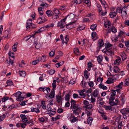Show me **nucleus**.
<instances>
[{"label": "nucleus", "instance_id": "f257e3e1", "mask_svg": "<svg viewBox=\"0 0 129 129\" xmlns=\"http://www.w3.org/2000/svg\"><path fill=\"white\" fill-rule=\"evenodd\" d=\"M118 102L117 99H115L114 97H110L109 100V104L112 106L116 105Z\"/></svg>", "mask_w": 129, "mask_h": 129}, {"label": "nucleus", "instance_id": "f03ea898", "mask_svg": "<svg viewBox=\"0 0 129 129\" xmlns=\"http://www.w3.org/2000/svg\"><path fill=\"white\" fill-rule=\"evenodd\" d=\"M54 26V24L53 23H51L48 24L45 27H42L39 29L38 31L36 32V33H40L41 32L43 31L45 28H49L51 27H53Z\"/></svg>", "mask_w": 129, "mask_h": 129}, {"label": "nucleus", "instance_id": "7ed1b4c3", "mask_svg": "<svg viewBox=\"0 0 129 129\" xmlns=\"http://www.w3.org/2000/svg\"><path fill=\"white\" fill-rule=\"evenodd\" d=\"M71 108L72 109L75 115H78L79 112L81 110V108L78 106L76 105L72 107H71Z\"/></svg>", "mask_w": 129, "mask_h": 129}, {"label": "nucleus", "instance_id": "20e7f679", "mask_svg": "<svg viewBox=\"0 0 129 129\" xmlns=\"http://www.w3.org/2000/svg\"><path fill=\"white\" fill-rule=\"evenodd\" d=\"M66 19V18H65L61 20L57 24V26L62 28H64L66 26V23L65 22Z\"/></svg>", "mask_w": 129, "mask_h": 129}, {"label": "nucleus", "instance_id": "39448f33", "mask_svg": "<svg viewBox=\"0 0 129 129\" xmlns=\"http://www.w3.org/2000/svg\"><path fill=\"white\" fill-rule=\"evenodd\" d=\"M22 93L20 91H18L16 93V100L18 101H20L23 100L24 99V97L21 94Z\"/></svg>", "mask_w": 129, "mask_h": 129}, {"label": "nucleus", "instance_id": "423d86ee", "mask_svg": "<svg viewBox=\"0 0 129 129\" xmlns=\"http://www.w3.org/2000/svg\"><path fill=\"white\" fill-rule=\"evenodd\" d=\"M126 9L127 7L126 6H124L122 9L121 15L123 18H126L127 17Z\"/></svg>", "mask_w": 129, "mask_h": 129}, {"label": "nucleus", "instance_id": "0eeeda50", "mask_svg": "<svg viewBox=\"0 0 129 129\" xmlns=\"http://www.w3.org/2000/svg\"><path fill=\"white\" fill-rule=\"evenodd\" d=\"M47 21V19H46L43 15H40L39 18L37 22L38 24H41L44 23Z\"/></svg>", "mask_w": 129, "mask_h": 129}, {"label": "nucleus", "instance_id": "6e6552de", "mask_svg": "<svg viewBox=\"0 0 129 129\" xmlns=\"http://www.w3.org/2000/svg\"><path fill=\"white\" fill-rule=\"evenodd\" d=\"M118 75H114L111 78H108L107 81H106L107 83L109 84L113 83V80L115 78V79H117L116 77Z\"/></svg>", "mask_w": 129, "mask_h": 129}, {"label": "nucleus", "instance_id": "1a4fd4ad", "mask_svg": "<svg viewBox=\"0 0 129 129\" xmlns=\"http://www.w3.org/2000/svg\"><path fill=\"white\" fill-rule=\"evenodd\" d=\"M56 101L58 103H60L61 102L62 99L61 97V94L60 92H59L58 94L56 96Z\"/></svg>", "mask_w": 129, "mask_h": 129}, {"label": "nucleus", "instance_id": "9d476101", "mask_svg": "<svg viewBox=\"0 0 129 129\" xmlns=\"http://www.w3.org/2000/svg\"><path fill=\"white\" fill-rule=\"evenodd\" d=\"M100 73H95V78H97V81L98 82H100V83L102 82L103 80L102 78H101L99 76V74H100Z\"/></svg>", "mask_w": 129, "mask_h": 129}, {"label": "nucleus", "instance_id": "9b49d317", "mask_svg": "<svg viewBox=\"0 0 129 129\" xmlns=\"http://www.w3.org/2000/svg\"><path fill=\"white\" fill-rule=\"evenodd\" d=\"M78 15H75L74 14H70L67 16L66 17L68 20H71L74 19L75 17L78 16Z\"/></svg>", "mask_w": 129, "mask_h": 129}, {"label": "nucleus", "instance_id": "f8f14e48", "mask_svg": "<svg viewBox=\"0 0 129 129\" xmlns=\"http://www.w3.org/2000/svg\"><path fill=\"white\" fill-rule=\"evenodd\" d=\"M20 117L21 118L22 122L25 123H28V121L26 116L23 114H21L20 115Z\"/></svg>", "mask_w": 129, "mask_h": 129}, {"label": "nucleus", "instance_id": "ddd939ff", "mask_svg": "<svg viewBox=\"0 0 129 129\" xmlns=\"http://www.w3.org/2000/svg\"><path fill=\"white\" fill-rule=\"evenodd\" d=\"M123 84V82H121L117 86H115V88L116 89V91H119L121 88H122Z\"/></svg>", "mask_w": 129, "mask_h": 129}, {"label": "nucleus", "instance_id": "4468645a", "mask_svg": "<svg viewBox=\"0 0 129 129\" xmlns=\"http://www.w3.org/2000/svg\"><path fill=\"white\" fill-rule=\"evenodd\" d=\"M86 90L84 89L82 90H78L77 91L79 93V95L83 98H84L85 97L86 95L84 93V92Z\"/></svg>", "mask_w": 129, "mask_h": 129}, {"label": "nucleus", "instance_id": "2eb2a0df", "mask_svg": "<svg viewBox=\"0 0 129 129\" xmlns=\"http://www.w3.org/2000/svg\"><path fill=\"white\" fill-rule=\"evenodd\" d=\"M74 22H71L68 24H66V28L70 29L74 27V26L73 24H74Z\"/></svg>", "mask_w": 129, "mask_h": 129}, {"label": "nucleus", "instance_id": "dca6fc26", "mask_svg": "<svg viewBox=\"0 0 129 129\" xmlns=\"http://www.w3.org/2000/svg\"><path fill=\"white\" fill-rule=\"evenodd\" d=\"M121 112L123 115L127 114L129 112V109L125 108L122 109L120 111Z\"/></svg>", "mask_w": 129, "mask_h": 129}, {"label": "nucleus", "instance_id": "f3484780", "mask_svg": "<svg viewBox=\"0 0 129 129\" xmlns=\"http://www.w3.org/2000/svg\"><path fill=\"white\" fill-rule=\"evenodd\" d=\"M32 24V20L31 19H29L27 21L26 23V28L27 29L29 28Z\"/></svg>", "mask_w": 129, "mask_h": 129}, {"label": "nucleus", "instance_id": "a211bd4d", "mask_svg": "<svg viewBox=\"0 0 129 129\" xmlns=\"http://www.w3.org/2000/svg\"><path fill=\"white\" fill-rule=\"evenodd\" d=\"M103 107L106 110H107L112 111L114 110L115 109L114 107L111 106L104 105V106Z\"/></svg>", "mask_w": 129, "mask_h": 129}, {"label": "nucleus", "instance_id": "6ab92c4d", "mask_svg": "<svg viewBox=\"0 0 129 129\" xmlns=\"http://www.w3.org/2000/svg\"><path fill=\"white\" fill-rule=\"evenodd\" d=\"M39 61L41 62H44L46 60V56L45 55L42 56L41 57H39L38 58Z\"/></svg>", "mask_w": 129, "mask_h": 129}, {"label": "nucleus", "instance_id": "aec40b11", "mask_svg": "<svg viewBox=\"0 0 129 129\" xmlns=\"http://www.w3.org/2000/svg\"><path fill=\"white\" fill-rule=\"evenodd\" d=\"M31 110L32 112H35L37 114L40 112V110L38 108L32 107L31 108Z\"/></svg>", "mask_w": 129, "mask_h": 129}, {"label": "nucleus", "instance_id": "412c9836", "mask_svg": "<svg viewBox=\"0 0 129 129\" xmlns=\"http://www.w3.org/2000/svg\"><path fill=\"white\" fill-rule=\"evenodd\" d=\"M47 111L50 115H54L56 113L55 111H52L51 109H50V110H49V109H47Z\"/></svg>", "mask_w": 129, "mask_h": 129}, {"label": "nucleus", "instance_id": "4be33fe9", "mask_svg": "<svg viewBox=\"0 0 129 129\" xmlns=\"http://www.w3.org/2000/svg\"><path fill=\"white\" fill-rule=\"evenodd\" d=\"M74 52L75 54L77 55H80V53L79 51L78 48L77 47H75L74 49Z\"/></svg>", "mask_w": 129, "mask_h": 129}, {"label": "nucleus", "instance_id": "5701e85b", "mask_svg": "<svg viewBox=\"0 0 129 129\" xmlns=\"http://www.w3.org/2000/svg\"><path fill=\"white\" fill-rule=\"evenodd\" d=\"M101 4L103 5V7L105 8V10H106V8L108 7V5L106 3L104 0H100Z\"/></svg>", "mask_w": 129, "mask_h": 129}, {"label": "nucleus", "instance_id": "b1692460", "mask_svg": "<svg viewBox=\"0 0 129 129\" xmlns=\"http://www.w3.org/2000/svg\"><path fill=\"white\" fill-rule=\"evenodd\" d=\"M117 14V13L115 11L112 12L110 13L109 16L110 17L113 18L116 16Z\"/></svg>", "mask_w": 129, "mask_h": 129}, {"label": "nucleus", "instance_id": "393cba45", "mask_svg": "<svg viewBox=\"0 0 129 129\" xmlns=\"http://www.w3.org/2000/svg\"><path fill=\"white\" fill-rule=\"evenodd\" d=\"M99 92L98 90L95 89L93 92L92 95L94 97H98L99 95Z\"/></svg>", "mask_w": 129, "mask_h": 129}, {"label": "nucleus", "instance_id": "a878e982", "mask_svg": "<svg viewBox=\"0 0 129 129\" xmlns=\"http://www.w3.org/2000/svg\"><path fill=\"white\" fill-rule=\"evenodd\" d=\"M111 23L109 21H106L104 23V25L105 27L107 28H109L110 26Z\"/></svg>", "mask_w": 129, "mask_h": 129}, {"label": "nucleus", "instance_id": "bb28decb", "mask_svg": "<svg viewBox=\"0 0 129 129\" xmlns=\"http://www.w3.org/2000/svg\"><path fill=\"white\" fill-rule=\"evenodd\" d=\"M50 95V98H54L55 94V92L54 89H53V90H52L50 93L49 94Z\"/></svg>", "mask_w": 129, "mask_h": 129}, {"label": "nucleus", "instance_id": "cd10ccee", "mask_svg": "<svg viewBox=\"0 0 129 129\" xmlns=\"http://www.w3.org/2000/svg\"><path fill=\"white\" fill-rule=\"evenodd\" d=\"M120 55L122 57V60H123L125 59L127 57L125 53L124 52H122L120 53Z\"/></svg>", "mask_w": 129, "mask_h": 129}, {"label": "nucleus", "instance_id": "c85d7f7f", "mask_svg": "<svg viewBox=\"0 0 129 129\" xmlns=\"http://www.w3.org/2000/svg\"><path fill=\"white\" fill-rule=\"evenodd\" d=\"M121 60V58L120 57H118L116 59L114 63L115 65H118L120 64V63Z\"/></svg>", "mask_w": 129, "mask_h": 129}, {"label": "nucleus", "instance_id": "c756f323", "mask_svg": "<svg viewBox=\"0 0 129 129\" xmlns=\"http://www.w3.org/2000/svg\"><path fill=\"white\" fill-rule=\"evenodd\" d=\"M124 86H125L129 85V78L126 79L124 81Z\"/></svg>", "mask_w": 129, "mask_h": 129}, {"label": "nucleus", "instance_id": "7c9ffc66", "mask_svg": "<svg viewBox=\"0 0 129 129\" xmlns=\"http://www.w3.org/2000/svg\"><path fill=\"white\" fill-rule=\"evenodd\" d=\"M78 121V118L77 117H75L74 116L72 117V118L70 120L71 122L74 123Z\"/></svg>", "mask_w": 129, "mask_h": 129}, {"label": "nucleus", "instance_id": "2f4dec72", "mask_svg": "<svg viewBox=\"0 0 129 129\" xmlns=\"http://www.w3.org/2000/svg\"><path fill=\"white\" fill-rule=\"evenodd\" d=\"M99 86L100 88L102 89L103 90H106L107 89V87L106 86L101 83H100L99 84Z\"/></svg>", "mask_w": 129, "mask_h": 129}, {"label": "nucleus", "instance_id": "473e14b6", "mask_svg": "<svg viewBox=\"0 0 129 129\" xmlns=\"http://www.w3.org/2000/svg\"><path fill=\"white\" fill-rule=\"evenodd\" d=\"M83 108L87 109H90L92 108V105L91 104H88L87 106H84L83 107Z\"/></svg>", "mask_w": 129, "mask_h": 129}, {"label": "nucleus", "instance_id": "72a5a7b5", "mask_svg": "<svg viewBox=\"0 0 129 129\" xmlns=\"http://www.w3.org/2000/svg\"><path fill=\"white\" fill-rule=\"evenodd\" d=\"M80 0H74L72 2V4H79L81 3Z\"/></svg>", "mask_w": 129, "mask_h": 129}, {"label": "nucleus", "instance_id": "f704fd0d", "mask_svg": "<svg viewBox=\"0 0 129 129\" xmlns=\"http://www.w3.org/2000/svg\"><path fill=\"white\" fill-rule=\"evenodd\" d=\"M83 2L86 4L87 6L89 7L91 5V3L90 1L89 0H83Z\"/></svg>", "mask_w": 129, "mask_h": 129}, {"label": "nucleus", "instance_id": "c9c22d12", "mask_svg": "<svg viewBox=\"0 0 129 129\" xmlns=\"http://www.w3.org/2000/svg\"><path fill=\"white\" fill-rule=\"evenodd\" d=\"M118 36H114L111 38V39L112 41L116 42L118 40Z\"/></svg>", "mask_w": 129, "mask_h": 129}, {"label": "nucleus", "instance_id": "e433bc0d", "mask_svg": "<svg viewBox=\"0 0 129 129\" xmlns=\"http://www.w3.org/2000/svg\"><path fill=\"white\" fill-rule=\"evenodd\" d=\"M93 119L91 117H89L87 119V123L89 125H91L92 123Z\"/></svg>", "mask_w": 129, "mask_h": 129}, {"label": "nucleus", "instance_id": "4c0bfd02", "mask_svg": "<svg viewBox=\"0 0 129 129\" xmlns=\"http://www.w3.org/2000/svg\"><path fill=\"white\" fill-rule=\"evenodd\" d=\"M99 46L101 47L104 45V43L102 40H99L98 41Z\"/></svg>", "mask_w": 129, "mask_h": 129}, {"label": "nucleus", "instance_id": "58836bf2", "mask_svg": "<svg viewBox=\"0 0 129 129\" xmlns=\"http://www.w3.org/2000/svg\"><path fill=\"white\" fill-rule=\"evenodd\" d=\"M6 83L8 85L7 86H11L13 85V83L12 81L11 80H7V81Z\"/></svg>", "mask_w": 129, "mask_h": 129}, {"label": "nucleus", "instance_id": "ea45409f", "mask_svg": "<svg viewBox=\"0 0 129 129\" xmlns=\"http://www.w3.org/2000/svg\"><path fill=\"white\" fill-rule=\"evenodd\" d=\"M103 58L102 56L101 55H100L98 57L97 59L99 63H100L102 61Z\"/></svg>", "mask_w": 129, "mask_h": 129}, {"label": "nucleus", "instance_id": "a19ab883", "mask_svg": "<svg viewBox=\"0 0 129 129\" xmlns=\"http://www.w3.org/2000/svg\"><path fill=\"white\" fill-rule=\"evenodd\" d=\"M5 33V34L4 35L5 37L7 39L9 38L10 36V34L9 32L8 31H6Z\"/></svg>", "mask_w": 129, "mask_h": 129}, {"label": "nucleus", "instance_id": "79ce46f5", "mask_svg": "<svg viewBox=\"0 0 129 129\" xmlns=\"http://www.w3.org/2000/svg\"><path fill=\"white\" fill-rule=\"evenodd\" d=\"M71 107L77 105L76 104L75 101L74 100L71 99Z\"/></svg>", "mask_w": 129, "mask_h": 129}, {"label": "nucleus", "instance_id": "37998d69", "mask_svg": "<svg viewBox=\"0 0 129 129\" xmlns=\"http://www.w3.org/2000/svg\"><path fill=\"white\" fill-rule=\"evenodd\" d=\"M46 13L48 16H51L52 14V12L51 11L48 10H47L46 12Z\"/></svg>", "mask_w": 129, "mask_h": 129}, {"label": "nucleus", "instance_id": "c03bdc74", "mask_svg": "<svg viewBox=\"0 0 129 129\" xmlns=\"http://www.w3.org/2000/svg\"><path fill=\"white\" fill-rule=\"evenodd\" d=\"M114 54V52L111 50H108L107 54L108 55H112Z\"/></svg>", "mask_w": 129, "mask_h": 129}, {"label": "nucleus", "instance_id": "a18cd8bd", "mask_svg": "<svg viewBox=\"0 0 129 129\" xmlns=\"http://www.w3.org/2000/svg\"><path fill=\"white\" fill-rule=\"evenodd\" d=\"M34 36H28L27 37H26L24 39L25 41H27L28 40H32L34 38Z\"/></svg>", "mask_w": 129, "mask_h": 129}, {"label": "nucleus", "instance_id": "49530a36", "mask_svg": "<svg viewBox=\"0 0 129 129\" xmlns=\"http://www.w3.org/2000/svg\"><path fill=\"white\" fill-rule=\"evenodd\" d=\"M92 38V39H96V34L95 32H93L91 33Z\"/></svg>", "mask_w": 129, "mask_h": 129}, {"label": "nucleus", "instance_id": "de8ad7c7", "mask_svg": "<svg viewBox=\"0 0 129 129\" xmlns=\"http://www.w3.org/2000/svg\"><path fill=\"white\" fill-rule=\"evenodd\" d=\"M8 54L9 55V58H10V57H12L13 58H14V54L13 52L10 51L8 53Z\"/></svg>", "mask_w": 129, "mask_h": 129}, {"label": "nucleus", "instance_id": "09e8293b", "mask_svg": "<svg viewBox=\"0 0 129 129\" xmlns=\"http://www.w3.org/2000/svg\"><path fill=\"white\" fill-rule=\"evenodd\" d=\"M49 102V104L51 105H53L54 103V101L53 99H48L47 101Z\"/></svg>", "mask_w": 129, "mask_h": 129}, {"label": "nucleus", "instance_id": "8fccbe9b", "mask_svg": "<svg viewBox=\"0 0 129 129\" xmlns=\"http://www.w3.org/2000/svg\"><path fill=\"white\" fill-rule=\"evenodd\" d=\"M64 63V61L62 62L57 63L56 64V66L57 68H59L60 66H61Z\"/></svg>", "mask_w": 129, "mask_h": 129}, {"label": "nucleus", "instance_id": "3c124183", "mask_svg": "<svg viewBox=\"0 0 129 129\" xmlns=\"http://www.w3.org/2000/svg\"><path fill=\"white\" fill-rule=\"evenodd\" d=\"M85 27V25H80L78 28V30H81L83 29Z\"/></svg>", "mask_w": 129, "mask_h": 129}, {"label": "nucleus", "instance_id": "603ef678", "mask_svg": "<svg viewBox=\"0 0 129 129\" xmlns=\"http://www.w3.org/2000/svg\"><path fill=\"white\" fill-rule=\"evenodd\" d=\"M96 6L98 8V9L99 13H100L102 11V8L101 5L99 4H97Z\"/></svg>", "mask_w": 129, "mask_h": 129}, {"label": "nucleus", "instance_id": "864d4df0", "mask_svg": "<svg viewBox=\"0 0 129 129\" xmlns=\"http://www.w3.org/2000/svg\"><path fill=\"white\" fill-rule=\"evenodd\" d=\"M96 26L97 25L96 24L92 25L90 26V28L92 30H94L96 29Z\"/></svg>", "mask_w": 129, "mask_h": 129}, {"label": "nucleus", "instance_id": "5fc2aeb1", "mask_svg": "<svg viewBox=\"0 0 129 129\" xmlns=\"http://www.w3.org/2000/svg\"><path fill=\"white\" fill-rule=\"evenodd\" d=\"M119 68L117 66H115L114 68V71L116 73L118 72L119 71Z\"/></svg>", "mask_w": 129, "mask_h": 129}, {"label": "nucleus", "instance_id": "6e6d98bb", "mask_svg": "<svg viewBox=\"0 0 129 129\" xmlns=\"http://www.w3.org/2000/svg\"><path fill=\"white\" fill-rule=\"evenodd\" d=\"M19 74L20 76L24 77L25 76V73L24 71H21L19 72Z\"/></svg>", "mask_w": 129, "mask_h": 129}, {"label": "nucleus", "instance_id": "4d7b16f0", "mask_svg": "<svg viewBox=\"0 0 129 129\" xmlns=\"http://www.w3.org/2000/svg\"><path fill=\"white\" fill-rule=\"evenodd\" d=\"M55 54V51H52L49 53V56L50 57H52Z\"/></svg>", "mask_w": 129, "mask_h": 129}, {"label": "nucleus", "instance_id": "13d9d810", "mask_svg": "<svg viewBox=\"0 0 129 129\" xmlns=\"http://www.w3.org/2000/svg\"><path fill=\"white\" fill-rule=\"evenodd\" d=\"M86 83L85 81H82L80 83V85L83 88H85L86 87Z\"/></svg>", "mask_w": 129, "mask_h": 129}, {"label": "nucleus", "instance_id": "bf43d9fd", "mask_svg": "<svg viewBox=\"0 0 129 129\" xmlns=\"http://www.w3.org/2000/svg\"><path fill=\"white\" fill-rule=\"evenodd\" d=\"M39 62V59L38 58L36 60L33 61L32 64L33 65H35L38 63Z\"/></svg>", "mask_w": 129, "mask_h": 129}, {"label": "nucleus", "instance_id": "052dcab7", "mask_svg": "<svg viewBox=\"0 0 129 129\" xmlns=\"http://www.w3.org/2000/svg\"><path fill=\"white\" fill-rule=\"evenodd\" d=\"M54 13L56 15H58L59 14V10L58 9H54L53 10Z\"/></svg>", "mask_w": 129, "mask_h": 129}, {"label": "nucleus", "instance_id": "680f3d73", "mask_svg": "<svg viewBox=\"0 0 129 129\" xmlns=\"http://www.w3.org/2000/svg\"><path fill=\"white\" fill-rule=\"evenodd\" d=\"M40 6L44 7H48V5L46 3H43L41 4Z\"/></svg>", "mask_w": 129, "mask_h": 129}, {"label": "nucleus", "instance_id": "e2e57ef3", "mask_svg": "<svg viewBox=\"0 0 129 129\" xmlns=\"http://www.w3.org/2000/svg\"><path fill=\"white\" fill-rule=\"evenodd\" d=\"M84 77L86 78H87L88 76V72L87 70H85L84 72Z\"/></svg>", "mask_w": 129, "mask_h": 129}, {"label": "nucleus", "instance_id": "0e129e2a", "mask_svg": "<svg viewBox=\"0 0 129 129\" xmlns=\"http://www.w3.org/2000/svg\"><path fill=\"white\" fill-rule=\"evenodd\" d=\"M116 90H112V91L111 97H113L116 94Z\"/></svg>", "mask_w": 129, "mask_h": 129}, {"label": "nucleus", "instance_id": "69168bd1", "mask_svg": "<svg viewBox=\"0 0 129 129\" xmlns=\"http://www.w3.org/2000/svg\"><path fill=\"white\" fill-rule=\"evenodd\" d=\"M111 30L112 32L115 33L117 31V29L114 27H112Z\"/></svg>", "mask_w": 129, "mask_h": 129}, {"label": "nucleus", "instance_id": "338daca9", "mask_svg": "<svg viewBox=\"0 0 129 129\" xmlns=\"http://www.w3.org/2000/svg\"><path fill=\"white\" fill-rule=\"evenodd\" d=\"M55 72V71L53 69H51L48 72V73L49 74L52 75L54 74Z\"/></svg>", "mask_w": 129, "mask_h": 129}, {"label": "nucleus", "instance_id": "774afa93", "mask_svg": "<svg viewBox=\"0 0 129 129\" xmlns=\"http://www.w3.org/2000/svg\"><path fill=\"white\" fill-rule=\"evenodd\" d=\"M85 112L88 116H89L91 115V112L87 110H85Z\"/></svg>", "mask_w": 129, "mask_h": 129}]
</instances>
